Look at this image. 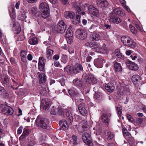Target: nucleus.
Instances as JSON below:
<instances>
[{"instance_id":"26","label":"nucleus","mask_w":146,"mask_h":146,"mask_svg":"<svg viewBox=\"0 0 146 146\" xmlns=\"http://www.w3.org/2000/svg\"><path fill=\"white\" fill-rule=\"evenodd\" d=\"M114 70L116 72H120L122 70V67L121 64L117 62H114Z\"/></svg>"},{"instance_id":"39","label":"nucleus","mask_w":146,"mask_h":146,"mask_svg":"<svg viewBox=\"0 0 146 146\" xmlns=\"http://www.w3.org/2000/svg\"><path fill=\"white\" fill-rule=\"evenodd\" d=\"M82 80H81L78 79H75L73 81V83L74 85L78 86H81L82 83L83 82H85L84 81V79H83L82 77Z\"/></svg>"},{"instance_id":"14","label":"nucleus","mask_w":146,"mask_h":146,"mask_svg":"<svg viewBox=\"0 0 146 146\" xmlns=\"http://www.w3.org/2000/svg\"><path fill=\"white\" fill-rule=\"evenodd\" d=\"M79 111L82 115H84L87 114L88 111V108L84 104H80L78 107Z\"/></svg>"},{"instance_id":"41","label":"nucleus","mask_w":146,"mask_h":146,"mask_svg":"<svg viewBox=\"0 0 146 146\" xmlns=\"http://www.w3.org/2000/svg\"><path fill=\"white\" fill-rule=\"evenodd\" d=\"M29 43L32 45H35L38 43L37 39L35 37H30L29 40Z\"/></svg>"},{"instance_id":"7","label":"nucleus","mask_w":146,"mask_h":146,"mask_svg":"<svg viewBox=\"0 0 146 146\" xmlns=\"http://www.w3.org/2000/svg\"><path fill=\"white\" fill-rule=\"evenodd\" d=\"M66 28V25L63 21H60L58 23L56 27L54 28V30L57 33H64Z\"/></svg>"},{"instance_id":"13","label":"nucleus","mask_w":146,"mask_h":146,"mask_svg":"<svg viewBox=\"0 0 146 146\" xmlns=\"http://www.w3.org/2000/svg\"><path fill=\"white\" fill-rule=\"evenodd\" d=\"M73 33L72 30L70 28H68L67 30L65 37L68 43L70 44L73 40Z\"/></svg>"},{"instance_id":"25","label":"nucleus","mask_w":146,"mask_h":146,"mask_svg":"<svg viewBox=\"0 0 146 146\" xmlns=\"http://www.w3.org/2000/svg\"><path fill=\"white\" fill-rule=\"evenodd\" d=\"M97 3L101 7H106L108 5V3L106 0H97Z\"/></svg>"},{"instance_id":"51","label":"nucleus","mask_w":146,"mask_h":146,"mask_svg":"<svg viewBox=\"0 0 146 146\" xmlns=\"http://www.w3.org/2000/svg\"><path fill=\"white\" fill-rule=\"evenodd\" d=\"M46 61V60L44 57H40L39 58V62L38 64H44Z\"/></svg>"},{"instance_id":"60","label":"nucleus","mask_w":146,"mask_h":146,"mask_svg":"<svg viewBox=\"0 0 146 146\" xmlns=\"http://www.w3.org/2000/svg\"><path fill=\"white\" fill-rule=\"evenodd\" d=\"M133 23L135 25V27L138 30H139L141 32L142 31V29L141 28L138 24L136 23H135L134 22H133Z\"/></svg>"},{"instance_id":"29","label":"nucleus","mask_w":146,"mask_h":146,"mask_svg":"<svg viewBox=\"0 0 146 146\" xmlns=\"http://www.w3.org/2000/svg\"><path fill=\"white\" fill-rule=\"evenodd\" d=\"M110 113H105L101 116L102 121L107 125L108 124V117H110Z\"/></svg>"},{"instance_id":"56","label":"nucleus","mask_w":146,"mask_h":146,"mask_svg":"<svg viewBox=\"0 0 146 146\" xmlns=\"http://www.w3.org/2000/svg\"><path fill=\"white\" fill-rule=\"evenodd\" d=\"M121 107H117L116 108L117 113L119 116H121Z\"/></svg>"},{"instance_id":"57","label":"nucleus","mask_w":146,"mask_h":146,"mask_svg":"<svg viewBox=\"0 0 146 146\" xmlns=\"http://www.w3.org/2000/svg\"><path fill=\"white\" fill-rule=\"evenodd\" d=\"M47 93V91L45 88H43L40 91V94L42 95L46 96Z\"/></svg>"},{"instance_id":"31","label":"nucleus","mask_w":146,"mask_h":146,"mask_svg":"<svg viewBox=\"0 0 146 146\" xmlns=\"http://www.w3.org/2000/svg\"><path fill=\"white\" fill-rule=\"evenodd\" d=\"M0 95L2 97L5 98H8L9 94L7 92L5 89L0 86Z\"/></svg>"},{"instance_id":"18","label":"nucleus","mask_w":146,"mask_h":146,"mask_svg":"<svg viewBox=\"0 0 146 146\" xmlns=\"http://www.w3.org/2000/svg\"><path fill=\"white\" fill-rule=\"evenodd\" d=\"M88 10L89 12L91 14L96 17H98V16L99 11L93 6L90 5L88 8Z\"/></svg>"},{"instance_id":"63","label":"nucleus","mask_w":146,"mask_h":146,"mask_svg":"<svg viewBox=\"0 0 146 146\" xmlns=\"http://www.w3.org/2000/svg\"><path fill=\"white\" fill-rule=\"evenodd\" d=\"M68 52L70 54L74 53V50L73 48L72 47H69L68 50Z\"/></svg>"},{"instance_id":"40","label":"nucleus","mask_w":146,"mask_h":146,"mask_svg":"<svg viewBox=\"0 0 146 146\" xmlns=\"http://www.w3.org/2000/svg\"><path fill=\"white\" fill-rule=\"evenodd\" d=\"M39 78V82L41 83L44 82L46 81L45 76L44 73H42L40 74Z\"/></svg>"},{"instance_id":"32","label":"nucleus","mask_w":146,"mask_h":146,"mask_svg":"<svg viewBox=\"0 0 146 146\" xmlns=\"http://www.w3.org/2000/svg\"><path fill=\"white\" fill-rule=\"evenodd\" d=\"M141 80L140 77L138 75H135L132 77V81L134 84H137Z\"/></svg>"},{"instance_id":"61","label":"nucleus","mask_w":146,"mask_h":146,"mask_svg":"<svg viewBox=\"0 0 146 146\" xmlns=\"http://www.w3.org/2000/svg\"><path fill=\"white\" fill-rule=\"evenodd\" d=\"M12 80L13 82L14 83L15 85H19V83L18 80L17 79L15 80V78H14V77L12 78Z\"/></svg>"},{"instance_id":"6","label":"nucleus","mask_w":146,"mask_h":146,"mask_svg":"<svg viewBox=\"0 0 146 146\" xmlns=\"http://www.w3.org/2000/svg\"><path fill=\"white\" fill-rule=\"evenodd\" d=\"M82 139L84 142L88 146H93L92 139L90 133H84L82 135Z\"/></svg>"},{"instance_id":"52","label":"nucleus","mask_w":146,"mask_h":146,"mask_svg":"<svg viewBox=\"0 0 146 146\" xmlns=\"http://www.w3.org/2000/svg\"><path fill=\"white\" fill-rule=\"evenodd\" d=\"M96 88H94V90L95 92V94L94 96V97L96 99H98L99 98L100 95L99 93L97 91H96V90L95 89Z\"/></svg>"},{"instance_id":"30","label":"nucleus","mask_w":146,"mask_h":146,"mask_svg":"<svg viewBox=\"0 0 146 146\" xmlns=\"http://www.w3.org/2000/svg\"><path fill=\"white\" fill-rule=\"evenodd\" d=\"M1 83L4 84V86H7L9 84V80L8 76L4 75L1 76Z\"/></svg>"},{"instance_id":"5","label":"nucleus","mask_w":146,"mask_h":146,"mask_svg":"<svg viewBox=\"0 0 146 146\" xmlns=\"http://www.w3.org/2000/svg\"><path fill=\"white\" fill-rule=\"evenodd\" d=\"M84 81L87 84H95L97 82L96 78L92 75L88 74H84L82 76V78Z\"/></svg>"},{"instance_id":"45","label":"nucleus","mask_w":146,"mask_h":146,"mask_svg":"<svg viewBox=\"0 0 146 146\" xmlns=\"http://www.w3.org/2000/svg\"><path fill=\"white\" fill-rule=\"evenodd\" d=\"M41 13V16L44 19H46L49 16L48 11H42Z\"/></svg>"},{"instance_id":"21","label":"nucleus","mask_w":146,"mask_h":146,"mask_svg":"<svg viewBox=\"0 0 146 146\" xmlns=\"http://www.w3.org/2000/svg\"><path fill=\"white\" fill-rule=\"evenodd\" d=\"M112 13H113V14H114L115 15H117L121 17L123 16L125 14L124 10L119 8H117L114 9Z\"/></svg>"},{"instance_id":"27","label":"nucleus","mask_w":146,"mask_h":146,"mask_svg":"<svg viewBox=\"0 0 146 146\" xmlns=\"http://www.w3.org/2000/svg\"><path fill=\"white\" fill-rule=\"evenodd\" d=\"M105 88L108 92H111L114 90L115 87L113 84L111 83H109L106 84L105 86Z\"/></svg>"},{"instance_id":"37","label":"nucleus","mask_w":146,"mask_h":146,"mask_svg":"<svg viewBox=\"0 0 146 146\" xmlns=\"http://www.w3.org/2000/svg\"><path fill=\"white\" fill-rule=\"evenodd\" d=\"M10 15L12 19H14L15 17V11L14 8H11L9 9Z\"/></svg>"},{"instance_id":"9","label":"nucleus","mask_w":146,"mask_h":146,"mask_svg":"<svg viewBox=\"0 0 146 146\" xmlns=\"http://www.w3.org/2000/svg\"><path fill=\"white\" fill-rule=\"evenodd\" d=\"M123 133L124 136L129 142V144L131 146H136L133 144V140L131 135L127 132V130L125 128L123 129Z\"/></svg>"},{"instance_id":"22","label":"nucleus","mask_w":146,"mask_h":146,"mask_svg":"<svg viewBox=\"0 0 146 146\" xmlns=\"http://www.w3.org/2000/svg\"><path fill=\"white\" fill-rule=\"evenodd\" d=\"M68 92L70 95L73 97L79 98L80 97V94L79 92L74 88L68 90Z\"/></svg>"},{"instance_id":"55","label":"nucleus","mask_w":146,"mask_h":146,"mask_svg":"<svg viewBox=\"0 0 146 146\" xmlns=\"http://www.w3.org/2000/svg\"><path fill=\"white\" fill-rule=\"evenodd\" d=\"M75 7L76 8V10L77 11V12L78 13H79V12L81 11L82 10H86V9H84L83 8H82V7L80 6H78V5H76L75 6Z\"/></svg>"},{"instance_id":"38","label":"nucleus","mask_w":146,"mask_h":146,"mask_svg":"<svg viewBox=\"0 0 146 146\" xmlns=\"http://www.w3.org/2000/svg\"><path fill=\"white\" fill-rule=\"evenodd\" d=\"M27 54V52L24 50L21 51V60L22 62H25L26 61V56Z\"/></svg>"},{"instance_id":"50","label":"nucleus","mask_w":146,"mask_h":146,"mask_svg":"<svg viewBox=\"0 0 146 146\" xmlns=\"http://www.w3.org/2000/svg\"><path fill=\"white\" fill-rule=\"evenodd\" d=\"M114 135L113 133L109 132L108 133L107 135H106L105 137L108 139H112Z\"/></svg>"},{"instance_id":"12","label":"nucleus","mask_w":146,"mask_h":146,"mask_svg":"<svg viewBox=\"0 0 146 146\" xmlns=\"http://www.w3.org/2000/svg\"><path fill=\"white\" fill-rule=\"evenodd\" d=\"M51 103L50 99L48 98H43L41 101V106L44 110H48Z\"/></svg>"},{"instance_id":"59","label":"nucleus","mask_w":146,"mask_h":146,"mask_svg":"<svg viewBox=\"0 0 146 146\" xmlns=\"http://www.w3.org/2000/svg\"><path fill=\"white\" fill-rule=\"evenodd\" d=\"M38 68L40 71H42L44 67V64H38Z\"/></svg>"},{"instance_id":"58","label":"nucleus","mask_w":146,"mask_h":146,"mask_svg":"<svg viewBox=\"0 0 146 146\" xmlns=\"http://www.w3.org/2000/svg\"><path fill=\"white\" fill-rule=\"evenodd\" d=\"M53 65L56 67H61V65L58 61H55L54 62Z\"/></svg>"},{"instance_id":"4","label":"nucleus","mask_w":146,"mask_h":146,"mask_svg":"<svg viewBox=\"0 0 146 146\" xmlns=\"http://www.w3.org/2000/svg\"><path fill=\"white\" fill-rule=\"evenodd\" d=\"M35 123L38 126L46 129L48 126L49 122L47 119L38 117L36 120Z\"/></svg>"},{"instance_id":"20","label":"nucleus","mask_w":146,"mask_h":146,"mask_svg":"<svg viewBox=\"0 0 146 146\" xmlns=\"http://www.w3.org/2000/svg\"><path fill=\"white\" fill-rule=\"evenodd\" d=\"M100 46L101 45L99 43L96 42H91L89 44L90 46L97 52L101 51L99 49Z\"/></svg>"},{"instance_id":"24","label":"nucleus","mask_w":146,"mask_h":146,"mask_svg":"<svg viewBox=\"0 0 146 146\" xmlns=\"http://www.w3.org/2000/svg\"><path fill=\"white\" fill-rule=\"evenodd\" d=\"M13 29L15 33H19L21 31L20 25L18 22H15L13 24Z\"/></svg>"},{"instance_id":"54","label":"nucleus","mask_w":146,"mask_h":146,"mask_svg":"<svg viewBox=\"0 0 146 146\" xmlns=\"http://www.w3.org/2000/svg\"><path fill=\"white\" fill-rule=\"evenodd\" d=\"M72 140L74 145L77 144V137L75 135H73L72 136Z\"/></svg>"},{"instance_id":"10","label":"nucleus","mask_w":146,"mask_h":146,"mask_svg":"<svg viewBox=\"0 0 146 146\" xmlns=\"http://www.w3.org/2000/svg\"><path fill=\"white\" fill-rule=\"evenodd\" d=\"M109 21L111 24H117L121 22V19L111 13Z\"/></svg>"},{"instance_id":"62","label":"nucleus","mask_w":146,"mask_h":146,"mask_svg":"<svg viewBox=\"0 0 146 146\" xmlns=\"http://www.w3.org/2000/svg\"><path fill=\"white\" fill-rule=\"evenodd\" d=\"M29 133V130L27 129H25L23 132V134L25 136L27 135Z\"/></svg>"},{"instance_id":"44","label":"nucleus","mask_w":146,"mask_h":146,"mask_svg":"<svg viewBox=\"0 0 146 146\" xmlns=\"http://www.w3.org/2000/svg\"><path fill=\"white\" fill-rule=\"evenodd\" d=\"M53 52V51L51 49H48L47 50L46 56L48 59H51Z\"/></svg>"},{"instance_id":"35","label":"nucleus","mask_w":146,"mask_h":146,"mask_svg":"<svg viewBox=\"0 0 146 146\" xmlns=\"http://www.w3.org/2000/svg\"><path fill=\"white\" fill-rule=\"evenodd\" d=\"M106 45L105 44H103L102 46L101 45L99 48L100 50L101 51L98 52L100 53H103L104 54H107L108 52V50L107 47H106Z\"/></svg>"},{"instance_id":"34","label":"nucleus","mask_w":146,"mask_h":146,"mask_svg":"<svg viewBox=\"0 0 146 146\" xmlns=\"http://www.w3.org/2000/svg\"><path fill=\"white\" fill-rule=\"evenodd\" d=\"M74 15V13L71 11H67L64 13V17L67 19L73 18Z\"/></svg>"},{"instance_id":"17","label":"nucleus","mask_w":146,"mask_h":146,"mask_svg":"<svg viewBox=\"0 0 146 146\" xmlns=\"http://www.w3.org/2000/svg\"><path fill=\"white\" fill-rule=\"evenodd\" d=\"M89 39L90 41H97L100 39V36L96 32H94L89 36Z\"/></svg>"},{"instance_id":"43","label":"nucleus","mask_w":146,"mask_h":146,"mask_svg":"<svg viewBox=\"0 0 146 146\" xmlns=\"http://www.w3.org/2000/svg\"><path fill=\"white\" fill-rule=\"evenodd\" d=\"M93 129L96 130V131H95L94 133L96 134H100L101 132L102 129L100 126L99 124H97L95 127L93 128Z\"/></svg>"},{"instance_id":"19","label":"nucleus","mask_w":146,"mask_h":146,"mask_svg":"<svg viewBox=\"0 0 146 146\" xmlns=\"http://www.w3.org/2000/svg\"><path fill=\"white\" fill-rule=\"evenodd\" d=\"M105 61L103 58L96 59L94 60V65L98 68H102L103 66V63H105Z\"/></svg>"},{"instance_id":"53","label":"nucleus","mask_w":146,"mask_h":146,"mask_svg":"<svg viewBox=\"0 0 146 146\" xmlns=\"http://www.w3.org/2000/svg\"><path fill=\"white\" fill-rule=\"evenodd\" d=\"M127 117L128 120L130 122L132 123L135 122V120L129 114L127 115Z\"/></svg>"},{"instance_id":"47","label":"nucleus","mask_w":146,"mask_h":146,"mask_svg":"<svg viewBox=\"0 0 146 146\" xmlns=\"http://www.w3.org/2000/svg\"><path fill=\"white\" fill-rule=\"evenodd\" d=\"M26 15L24 12L21 13L18 16V18L20 20H23L26 18Z\"/></svg>"},{"instance_id":"2","label":"nucleus","mask_w":146,"mask_h":146,"mask_svg":"<svg viewBox=\"0 0 146 146\" xmlns=\"http://www.w3.org/2000/svg\"><path fill=\"white\" fill-rule=\"evenodd\" d=\"M121 40L125 45L132 48H134L136 46L135 43L128 36H123L121 38Z\"/></svg>"},{"instance_id":"23","label":"nucleus","mask_w":146,"mask_h":146,"mask_svg":"<svg viewBox=\"0 0 146 146\" xmlns=\"http://www.w3.org/2000/svg\"><path fill=\"white\" fill-rule=\"evenodd\" d=\"M62 108L58 107L57 109L54 106H52L50 109V113L53 115H56L58 111L59 114L62 115Z\"/></svg>"},{"instance_id":"36","label":"nucleus","mask_w":146,"mask_h":146,"mask_svg":"<svg viewBox=\"0 0 146 146\" xmlns=\"http://www.w3.org/2000/svg\"><path fill=\"white\" fill-rule=\"evenodd\" d=\"M72 19V22L73 24L75 25L78 24L80 21V16L77 15L75 17H74Z\"/></svg>"},{"instance_id":"15","label":"nucleus","mask_w":146,"mask_h":146,"mask_svg":"<svg viewBox=\"0 0 146 146\" xmlns=\"http://www.w3.org/2000/svg\"><path fill=\"white\" fill-rule=\"evenodd\" d=\"M126 64L127 66L130 70L136 71L139 69L138 65L131 61H127Z\"/></svg>"},{"instance_id":"49","label":"nucleus","mask_w":146,"mask_h":146,"mask_svg":"<svg viewBox=\"0 0 146 146\" xmlns=\"http://www.w3.org/2000/svg\"><path fill=\"white\" fill-rule=\"evenodd\" d=\"M129 27L130 31L131 32L134 34H136L137 33V30L135 28L132 26L131 24H130L129 25Z\"/></svg>"},{"instance_id":"64","label":"nucleus","mask_w":146,"mask_h":146,"mask_svg":"<svg viewBox=\"0 0 146 146\" xmlns=\"http://www.w3.org/2000/svg\"><path fill=\"white\" fill-rule=\"evenodd\" d=\"M23 127H20L17 130V133L20 134L22 131Z\"/></svg>"},{"instance_id":"42","label":"nucleus","mask_w":146,"mask_h":146,"mask_svg":"<svg viewBox=\"0 0 146 146\" xmlns=\"http://www.w3.org/2000/svg\"><path fill=\"white\" fill-rule=\"evenodd\" d=\"M119 1L123 7L129 12H130L131 11L129 8L125 5L126 2L125 0H119Z\"/></svg>"},{"instance_id":"11","label":"nucleus","mask_w":146,"mask_h":146,"mask_svg":"<svg viewBox=\"0 0 146 146\" xmlns=\"http://www.w3.org/2000/svg\"><path fill=\"white\" fill-rule=\"evenodd\" d=\"M88 128L87 122L86 121H83L80 122L77 127V129L80 133L87 130Z\"/></svg>"},{"instance_id":"46","label":"nucleus","mask_w":146,"mask_h":146,"mask_svg":"<svg viewBox=\"0 0 146 146\" xmlns=\"http://www.w3.org/2000/svg\"><path fill=\"white\" fill-rule=\"evenodd\" d=\"M115 56L118 58L120 59L123 58L122 54L120 53L119 50L118 49H116L115 51Z\"/></svg>"},{"instance_id":"1","label":"nucleus","mask_w":146,"mask_h":146,"mask_svg":"<svg viewBox=\"0 0 146 146\" xmlns=\"http://www.w3.org/2000/svg\"><path fill=\"white\" fill-rule=\"evenodd\" d=\"M83 67L80 64H77L73 66H67L64 68L65 72L69 74H76L82 70Z\"/></svg>"},{"instance_id":"3","label":"nucleus","mask_w":146,"mask_h":146,"mask_svg":"<svg viewBox=\"0 0 146 146\" xmlns=\"http://www.w3.org/2000/svg\"><path fill=\"white\" fill-rule=\"evenodd\" d=\"M12 108L6 104H2L0 105V112L7 115H11L13 113Z\"/></svg>"},{"instance_id":"28","label":"nucleus","mask_w":146,"mask_h":146,"mask_svg":"<svg viewBox=\"0 0 146 146\" xmlns=\"http://www.w3.org/2000/svg\"><path fill=\"white\" fill-rule=\"evenodd\" d=\"M39 9L40 11H48L49 7L46 3H42L39 5Z\"/></svg>"},{"instance_id":"16","label":"nucleus","mask_w":146,"mask_h":146,"mask_svg":"<svg viewBox=\"0 0 146 146\" xmlns=\"http://www.w3.org/2000/svg\"><path fill=\"white\" fill-rule=\"evenodd\" d=\"M62 111L61 112H62V114L64 113V112H66V115L67 117V119L69 123L70 124L73 121V119L72 114L71 113V111H67L66 108H62ZM62 111V110H61Z\"/></svg>"},{"instance_id":"48","label":"nucleus","mask_w":146,"mask_h":146,"mask_svg":"<svg viewBox=\"0 0 146 146\" xmlns=\"http://www.w3.org/2000/svg\"><path fill=\"white\" fill-rule=\"evenodd\" d=\"M61 60L62 62H63L64 64L66 63L68 60L67 56L66 55L62 54Z\"/></svg>"},{"instance_id":"8","label":"nucleus","mask_w":146,"mask_h":146,"mask_svg":"<svg viewBox=\"0 0 146 146\" xmlns=\"http://www.w3.org/2000/svg\"><path fill=\"white\" fill-rule=\"evenodd\" d=\"M76 38L80 40H83L85 39L87 36V32L83 29H78L75 33Z\"/></svg>"},{"instance_id":"33","label":"nucleus","mask_w":146,"mask_h":146,"mask_svg":"<svg viewBox=\"0 0 146 146\" xmlns=\"http://www.w3.org/2000/svg\"><path fill=\"white\" fill-rule=\"evenodd\" d=\"M59 124L61 126L62 130H67L68 128V125L67 122L65 121H61L59 122Z\"/></svg>"}]
</instances>
